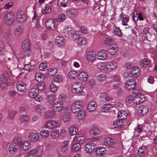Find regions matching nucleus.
Wrapping results in <instances>:
<instances>
[{
  "label": "nucleus",
  "instance_id": "nucleus-1",
  "mask_svg": "<svg viewBox=\"0 0 157 157\" xmlns=\"http://www.w3.org/2000/svg\"><path fill=\"white\" fill-rule=\"evenodd\" d=\"M83 103L82 101H77L73 103L71 106V112L74 113H77L83 108Z\"/></svg>",
  "mask_w": 157,
  "mask_h": 157
},
{
  "label": "nucleus",
  "instance_id": "nucleus-2",
  "mask_svg": "<svg viewBox=\"0 0 157 157\" xmlns=\"http://www.w3.org/2000/svg\"><path fill=\"white\" fill-rule=\"evenodd\" d=\"M15 20L13 14L12 12H8L4 17V21L5 23L7 25H11Z\"/></svg>",
  "mask_w": 157,
  "mask_h": 157
},
{
  "label": "nucleus",
  "instance_id": "nucleus-3",
  "mask_svg": "<svg viewBox=\"0 0 157 157\" xmlns=\"http://www.w3.org/2000/svg\"><path fill=\"white\" fill-rule=\"evenodd\" d=\"M136 85V81L133 79L128 80L125 84V88L128 90H131L134 88Z\"/></svg>",
  "mask_w": 157,
  "mask_h": 157
},
{
  "label": "nucleus",
  "instance_id": "nucleus-4",
  "mask_svg": "<svg viewBox=\"0 0 157 157\" xmlns=\"http://www.w3.org/2000/svg\"><path fill=\"white\" fill-rule=\"evenodd\" d=\"M117 66V63L114 61L108 62L106 65V70L107 72H110L116 70Z\"/></svg>",
  "mask_w": 157,
  "mask_h": 157
},
{
  "label": "nucleus",
  "instance_id": "nucleus-5",
  "mask_svg": "<svg viewBox=\"0 0 157 157\" xmlns=\"http://www.w3.org/2000/svg\"><path fill=\"white\" fill-rule=\"evenodd\" d=\"M63 107L62 103L60 101L56 102L52 105V108L54 112H59Z\"/></svg>",
  "mask_w": 157,
  "mask_h": 157
},
{
  "label": "nucleus",
  "instance_id": "nucleus-6",
  "mask_svg": "<svg viewBox=\"0 0 157 157\" xmlns=\"http://www.w3.org/2000/svg\"><path fill=\"white\" fill-rule=\"evenodd\" d=\"M16 17L17 20L21 23H23L26 20L25 14L24 12L21 10H19L17 12Z\"/></svg>",
  "mask_w": 157,
  "mask_h": 157
},
{
  "label": "nucleus",
  "instance_id": "nucleus-7",
  "mask_svg": "<svg viewBox=\"0 0 157 157\" xmlns=\"http://www.w3.org/2000/svg\"><path fill=\"white\" fill-rule=\"evenodd\" d=\"M96 147L95 144L94 143H88L85 146L84 150L87 153H90Z\"/></svg>",
  "mask_w": 157,
  "mask_h": 157
},
{
  "label": "nucleus",
  "instance_id": "nucleus-8",
  "mask_svg": "<svg viewBox=\"0 0 157 157\" xmlns=\"http://www.w3.org/2000/svg\"><path fill=\"white\" fill-rule=\"evenodd\" d=\"M19 149V145L16 143H12L9 146L8 149L9 152L12 154L17 152Z\"/></svg>",
  "mask_w": 157,
  "mask_h": 157
},
{
  "label": "nucleus",
  "instance_id": "nucleus-9",
  "mask_svg": "<svg viewBox=\"0 0 157 157\" xmlns=\"http://www.w3.org/2000/svg\"><path fill=\"white\" fill-rule=\"evenodd\" d=\"M58 123L56 121H50L46 123V127L49 129H53L56 128L58 126Z\"/></svg>",
  "mask_w": 157,
  "mask_h": 157
},
{
  "label": "nucleus",
  "instance_id": "nucleus-10",
  "mask_svg": "<svg viewBox=\"0 0 157 157\" xmlns=\"http://www.w3.org/2000/svg\"><path fill=\"white\" fill-rule=\"evenodd\" d=\"M16 87L17 89L19 91L24 92L26 89V86L25 84L21 81H18L17 83Z\"/></svg>",
  "mask_w": 157,
  "mask_h": 157
},
{
  "label": "nucleus",
  "instance_id": "nucleus-11",
  "mask_svg": "<svg viewBox=\"0 0 157 157\" xmlns=\"http://www.w3.org/2000/svg\"><path fill=\"white\" fill-rule=\"evenodd\" d=\"M30 146V143L28 141H24L21 143V148L24 150L26 151L29 149Z\"/></svg>",
  "mask_w": 157,
  "mask_h": 157
},
{
  "label": "nucleus",
  "instance_id": "nucleus-12",
  "mask_svg": "<svg viewBox=\"0 0 157 157\" xmlns=\"http://www.w3.org/2000/svg\"><path fill=\"white\" fill-rule=\"evenodd\" d=\"M148 108L146 106H141L138 109V113L140 116L145 115L148 112Z\"/></svg>",
  "mask_w": 157,
  "mask_h": 157
},
{
  "label": "nucleus",
  "instance_id": "nucleus-13",
  "mask_svg": "<svg viewBox=\"0 0 157 157\" xmlns=\"http://www.w3.org/2000/svg\"><path fill=\"white\" fill-rule=\"evenodd\" d=\"M130 73L131 75L133 78H135L139 75L140 70L137 67H134L131 69Z\"/></svg>",
  "mask_w": 157,
  "mask_h": 157
},
{
  "label": "nucleus",
  "instance_id": "nucleus-14",
  "mask_svg": "<svg viewBox=\"0 0 157 157\" xmlns=\"http://www.w3.org/2000/svg\"><path fill=\"white\" fill-rule=\"evenodd\" d=\"M107 57L106 52L104 50H101L98 52L97 57L99 59L105 60Z\"/></svg>",
  "mask_w": 157,
  "mask_h": 157
},
{
  "label": "nucleus",
  "instance_id": "nucleus-15",
  "mask_svg": "<svg viewBox=\"0 0 157 157\" xmlns=\"http://www.w3.org/2000/svg\"><path fill=\"white\" fill-rule=\"evenodd\" d=\"M85 139V136L82 133L77 135L74 139V141L78 143H82Z\"/></svg>",
  "mask_w": 157,
  "mask_h": 157
},
{
  "label": "nucleus",
  "instance_id": "nucleus-16",
  "mask_svg": "<svg viewBox=\"0 0 157 157\" xmlns=\"http://www.w3.org/2000/svg\"><path fill=\"white\" fill-rule=\"evenodd\" d=\"M96 106L97 105L96 102L94 101H91L88 103L87 109L89 111H93L96 109Z\"/></svg>",
  "mask_w": 157,
  "mask_h": 157
},
{
  "label": "nucleus",
  "instance_id": "nucleus-17",
  "mask_svg": "<svg viewBox=\"0 0 157 157\" xmlns=\"http://www.w3.org/2000/svg\"><path fill=\"white\" fill-rule=\"evenodd\" d=\"M145 100V97L144 95H140L136 96L133 101L136 104H139L142 103Z\"/></svg>",
  "mask_w": 157,
  "mask_h": 157
},
{
  "label": "nucleus",
  "instance_id": "nucleus-18",
  "mask_svg": "<svg viewBox=\"0 0 157 157\" xmlns=\"http://www.w3.org/2000/svg\"><path fill=\"white\" fill-rule=\"evenodd\" d=\"M39 136L36 133H31L29 134V138L31 142H35L38 141Z\"/></svg>",
  "mask_w": 157,
  "mask_h": 157
},
{
  "label": "nucleus",
  "instance_id": "nucleus-19",
  "mask_svg": "<svg viewBox=\"0 0 157 157\" xmlns=\"http://www.w3.org/2000/svg\"><path fill=\"white\" fill-rule=\"evenodd\" d=\"M96 54L94 51L89 52L87 55V60L89 62H92L96 58Z\"/></svg>",
  "mask_w": 157,
  "mask_h": 157
},
{
  "label": "nucleus",
  "instance_id": "nucleus-20",
  "mask_svg": "<svg viewBox=\"0 0 157 157\" xmlns=\"http://www.w3.org/2000/svg\"><path fill=\"white\" fill-rule=\"evenodd\" d=\"M118 47L117 45L114 44H110L109 49V52L111 55L115 54L118 50Z\"/></svg>",
  "mask_w": 157,
  "mask_h": 157
},
{
  "label": "nucleus",
  "instance_id": "nucleus-21",
  "mask_svg": "<svg viewBox=\"0 0 157 157\" xmlns=\"http://www.w3.org/2000/svg\"><path fill=\"white\" fill-rule=\"evenodd\" d=\"M55 24L53 20L52 19H47L45 23V26L46 28L49 30H51L52 29V27H55Z\"/></svg>",
  "mask_w": 157,
  "mask_h": 157
},
{
  "label": "nucleus",
  "instance_id": "nucleus-22",
  "mask_svg": "<svg viewBox=\"0 0 157 157\" xmlns=\"http://www.w3.org/2000/svg\"><path fill=\"white\" fill-rule=\"evenodd\" d=\"M55 42L57 45L61 46L65 44V39L63 37L60 36H57L56 38Z\"/></svg>",
  "mask_w": 157,
  "mask_h": 157
},
{
  "label": "nucleus",
  "instance_id": "nucleus-23",
  "mask_svg": "<svg viewBox=\"0 0 157 157\" xmlns=\"http://www.w3.org/2000/svg\"><path fill=\"white\" fill-rule=\"evenodd\" d=\"M96 155L97 156H102L106 153V151L104 148L100 147L97 148L95 150Z\"/></svg>",
  "mask_w": 157,
  "mask_h": 157
},
{
  "label": "nucleus",
  "instance_id": "nucleus-24",
  "mask_svg": "<svg viewBox=\"0 0 157 157\" xmlns=\"http://www.w3.org/2000/svg\"><path fill=\"white\" fill-rule=\"evenodd\" d=\"M127 113L123 110L119 111L117 113L118 119L122 121L127 118Z\"/></svg>",
  "mask_w": 157,
  "mask_h": 157
},
{
  "label": "nucleus",
  "instance_id": "nucleus-25",
  "mask_svg": "<svg viewBox=\"0 0 157 157\" xmlns=\"http://www.w3.org/2000/svg\"><path fill=\"white\" fill-rule=\"evenodd\" d=\"M23 29L21 27L15 28L13 30V33L16 37L19 36L23 32Z\"/></svg>",
  "mask_w": 157,
  "mask_h": 157
},
{
  "label": "nucleus",
  "instance_id": "nucleus-26",
  "mask_svg": "<svg viewBox=\"0 0 157 157\" xmlns=\"http://www.w3.org/2000/svg\"><path fill=\"white\" fill-rule=\"evenodd\" d=\"M66 13L69 17H73L77 14V12L76 10L70 9L66 11Z\"/></svg>",
  "mask_w": 157,
  "mask_h": 157
},
{
  "label": "nucleus",
  "instance_id": "nucleus-27",
  "mask_svg": "<svg viewBox=\"0 0 157 157\" xmlns=\"http://www.w3.org/2000/svg\"><path fill=\"white\" fill-rule=\"evenodd\" d=\"M100 129L98 128L94 127L92 128L90 131V134L91 136H93L99 134Z\"/></svg>",
  "mask_w": 157,
  "mask_h": 157
},
{
  "label": "nucleus",
  "instance_id": "nucleus-28",
  "mask_svg": "<svg viewBox=\"0 0 157 157\" xmlns=\"http://www.w3.org/2000/svg\"><path fill=\"white\" fill-rule=\"evenodd\" d=\"M13 82V81L10 79H7L5 82L0 83V87L2 88L6 87L8 86L11 85Z\"/></svg>",
  "mask_w": 157,
  "mask_h": 157
},
{
  "label": "nucleus",
  "instance_id": "nucleus-29",
  "mask_svg": "<svg viewBox=\"0 0 157 157\" xmlns=\"http://www.w3.org/2000/svg\"><path fill=\"white\" fill-rule=\"evenodd\" d=\"M79 79L82 81H86L88 78V73L86 72H82L79 75Z\"/></svg>",
  "mask_w": 157,
  "mask_h": 157
},
{
  "label": "nucleus",
  "instance_id": "nucleus-30",
  "mask_svg": "<svg viewBox=\"0 0 157 157\" xmlns=\"http://www.w3.org/2000/svg\"><path fill=\"white\" fill-rule=\"evenodd\" d=\"M146 149L145 147H140L138 150V154L140 157H144L146 154Z\"/></svg>",
  "mask_w": 157,
  "mask_h": 157
},
{
  "label": "nucleus",
  "instance_id": "nucleus-31",
  "mask_svg": "<svg viewBox=\"0 0 157 157\" xmlns=\"http://www.w3.org/2000/svg\"><path fill=\"white\" fill-rule=\"evenodd\" d=\"M113 143V140L109 138H105L104 141V145L107 147L110 146Z\"/></svg>",
  "mask_w": 157,
  "mask_h": 157
},
{
  "label": "nucleus",
  "instance_id": "nucleus-32",
  "mask_svg": "<svg viewBox=\"0 0 157 157\" xmlns=\"http://www.w3.org/2000/svg\"><path fill=\"white\" fill-rule=\"evenodd\" d=\"M10 75L8 73H6L4 75H0V82H5L10 77Z\"/></svg>",
  "mask_w": 157,
  "mask_h": 157
},
{
  "label": "nucleus",
  "instance_id": "nucleus-33",
  "mask_svg": "<svg viewBox=\"0 0 157 157\" xmlns=\"http://www.w3.org/2000/svg\"><path fill=\"white\" fill-rule=\"evenodd\" d=\"M39 93V91L35 88H33L31 89L29 93V96L32 98H34Z\"/></svg>",
  "mask_w": 157,
  "mask_h": 157
},
{
  "label": "nucleus",
  "instance_id": "nucleus-34",
  "mask_svg": "<svg viewBox=\"0 0 157 157\" xmlns=\"http://www.w3.org/2000/svg\"><path fill=\"white\" fill-rule=\"evenodd\" d=\"M78 74L75 71H71L68 73V75L70 79H74L77 77Z\"/></svg>",
  "mask_w": 157,
  "mask_h": 157
},
{
  "label": "nucleus",
  "instance_id": "nucleus-35",
  "mask_svg": "<svg viewBox=\"0 0 157 157\" xmlns=\"http://www.w3.org/2000/svg\"><path fill=\"white\" fill-rule=\"evenodd\" d=\"M100 97L103 100L104 99L106 101L110 102V101H112V98L108 96V94L105 93H101Z\"/></svg>",
  "mask_w": 157,
  "mask_h": 157
},
{
  "label": "nucleus",
  "instance_id": "nucleus-36",
  "mask_svg": "<svg viewBox=\"0 0 157 157\" xmlns=\"http://www.w3.org/2000/svg\"><path fill=\"white\" fill-rule=\"evenodd\" d=\"M77 117L80 120L83 119L84 117L86 115V113L85 111L82 109H81L77 113Z\"/></svg>",
  "mask_w": 157,
  "mask_h": 157
},
{
  "label": "nucleus",
  "instance_id": "nucleus-37",
  "mask_svg": "<svg viewBox=\"0 0 157 157\" xmlns=\"http://www.w3.org/2000/svg\"><path fill=\"white\" fill-rule=\"evenodd\" d=\"M150 61L149 59L145 58L142 59L140 61V65L144 67H146L150 63Z\"/></svg>",
  "mask_w": 157,
  "mask_h": 157
},
{
  "label": "nucleus",
  "instance_id": "nucleus-38",
  "mask_svg": "<svg viewBox=\"0 0 157 157\" xmlns=\"http://www.w3.org/2000/svg\"><path fill=\"white\" fill-rule=\"evenodd\" d=\"M29 118L27 115H23L20 117V121L23 123H27L29 122Z\"/></svg>",
  "mask_w": 157,
  "mask_h": 157
},
{
  "label": "nucleus",
  "instance_id": "nucleus-39",
  "mask_svg": "<svg viewBox=\"0 0 157 157\" xmlns=\"http://www.w3.org/2000/svg\"><path fill=\"white\" fill-rule=\"evenodd\" d=\"M122 120L119 119L113 122V125L115 128H121L122 125Z\"/></svg>",
  "mask_w": 157,
  "mask_h": 157
},
{
  "label": "nucleus",
  "instance_id": "nucleus-40",
  "mask_svg": "<svg viewBox=\"0 0 157 157\" xmlns=\"http://www.w3.org/2000/svg\"><path fill=\"white\" fill-rule=\"evenodd\" d=\"M68 0H58L57 3L59 6L66 7L67 6V3L68 2Z\"/></svg>",
  "mask_w": 157,
  "mask_h": 157
},
{
  "label": "nucleus",
  "instance_id": "nucleus-41",
  "mask_svg": "<svg viewBox=\"0 0 157 157\" xmlns=\"http://www.w3.org/2000/svg\"><path fill=\"white\" fill-rule=\"evenodd\" d=\"M81 32L80 31H76L75 32H73L72 34L71 35L74 39H78V38L80 37L81 36Z\"/></svg>",
  "mask_w": 157,
  "mask_h": 157
},
{
  "label": "nucleus",
  "instance_id": "nucleus-42",
  "mask_svg": "<svg viewBox=\"0 0 157 157\" xmlns=\"http://www.w3.org/2000/svg\"><path fill=\"white\" fill-rule=\"evenodd\" d=\"M70 117L69 113L65 112L63 116L62 120L64 122H67L70 120Z\"/></svg>",
  "mask_w": 157,
  "mask_h": 157
},
{
  "label": "nucleus",
  "instance_id": "nucleus-43",
  "mask_svg": "<svg viewBox=\"0 0 157 157\" xmlns=\"http://www.w3.org/2000/svg\"><path fill=\"white\" fill-rule=\"evenodd\" d=\"M78 129L73 126L71 127L69 131V134L71 135H74L77 134Z\"/></svg>",
  "mask_w": 157,
  "mask_h": 157
},
{
  "label": "nucleus",
  "instance_id": "nucleus-44",
  "mask_svg": "<svg viewBox=\"0 0 157 157\" xmlns=\"http://www.w3.org/2000/svg\"><path fill=\"white\" fill-rule=\"evenodd\" d=\"M47 63H46L42 62L39 65V69L41 71H45L47 70Z\"/></svg>",
  "mask_w": 157,
  "mask_h": 157
},
{
  "label": "nucleus",
  "instance_id": "nucleus-45",
  "mask_svg": "<svg viewBox=\"0 0 157 157\" xmlns=\"http://www.w3.org/2000/svg\"><path fill=\"white\" fill-rule=\"evenodd\" d=\"M137 15V17L136 16L133 15L132 17L134 22L135 23L136 22L138 19H139L140 21L143 20V15L141 13H139Z\"/></svg>",
  "mask_w": 157,
  "mask_h": 157
},
{
  "label": "nucleus",
  "instance_id": "nucleus-46",
  "mask_svg": "<svg viewBox=\"0 0 157 157\" xmlns=\"http://www.w3.org/2000/svg\"><path fill=\"white\" fill-rule=\"evenodd\" d=\"M97 79L99 82L104 81L106 78V76L104 74H101L99 75L96 77Z\"/></svg>",
  "mask_w": 157,
  "mask_h": 157
},
{
  "label": "nucleus",
  "instance_id": "nucleus-47",
  "mask_svg": "<svg viewBox=\"0 0 157 157\" xmlns=\"http://www.w3.org/2000/svg\"><path fill=\"white\" fill-rule=\"evenodd\" d=\"M22 48L24 51H29V43L26 41H25L23 43Z\"/></svg>",
  "mask_w": 157,
  "mask_h": 157
},
{
  "label": "nucleus",
  "instance_id": "nucleus-48",
  "mask_svg": "<svg viewBox=\"0 0 157 157\" xmlns=\"http://www.w3.org/2000/svg\"><path fill=\"white\" fill-rule=\"evenodd\" d=\"M86 40L83 37H80L77 40V43L79 45H84L86 43Z\"/></svg>",
  "mask_w": 157,
  "mask_h": 157
},
{
  "label": "nucleus",
  "instance_id": "nucleus-49",
  "mask_svg": "<svg viewBox=\"0 0 157 157\" xmlns=\"http://www.w3.org/2000/svg\"><path fill=\"white\" fill-rule=\"evenodd\" d=\"M46 98L48 102L50 103L53 102L55 100V97L53 94H50L48 95L46 97Z\"/></svg>",
  "mask_w": 157,
  "mask_h": 157
},
{
  "label": "nucleus",
  "instance_id": "nucleus-50",
  "mask_svg": "<svg viewBox=\"0 0 157 157\" xmlns=\"http://www.w3.org/2000/svg\"><path fill=\"white\" fill-rule=\"evenodd\" d=\"M74 30L70 26H67L65 28L64 32L67 33H70L69 35L71 36V34H72Z\"/></svg>",
  "mask_w": 157,
  "mask_h": 157
},
{
  "label": "nucleus",
  "instance_id": "nucleus-51",
  "mask_svg": "<svg viewBox=\"0 0 157 157\" xmlns=\"http://www.w3.org/2000/svg\"><path fill=\"white\" fill-rule=\"evenodd\" d=\"M59 133L57 130L55 129L52 130L51 133V136L53 138H56L58 136Z\"/></svg>",
  "mask_w": 157,
  "mask_h": 157
},
{
  "label": "nucleus",
  "instance_id": "nucleus-52",
  "mask_svg": "<svg viewBox=\"0 0 157 157\" xmlns=\"http://www.w3.org/2000/svg\"><path fill=\"white\" fill-rule=\"evenodd\" d=\"M51 10V8L49 5L46 4L44 7V9H43L41 11L43 13L46 14L49 12Z\"/></svg>",
  "mask_w": 157,
  "mask_h": 157
},
{
  "label": "nucleus",
  "instance_id": "nucleus-53",
  "mask_svg": "<svg viewBox=\"0 0 157 157\" xmlns=\"http://www.w3.org/2000/svg\"><path fill=\"white\" fill-rule=\"evenodd\" d=\"M71 90L72 92L78 94V96H81L82 95V93H83V92L81 90L80 91L79 90H78L77 88H76L75 87L72 86Z\"/></svg>",
  "mask_w": 157,
  "mask_h": 157
},
{
  "label": "nucleus",
  "instance_id": "nucleus-54",
  "mask_svg": "<svg viewBox=\"0 0 157 157\" xmlns=\"http://www.w3.org/2000/svg\"><path fill=\"white\" fill-rule=\"evenodd\" d=\"M44 77L43 75L40 73H37L35 75V78L36 80L38 82L41 81L42 79Z\"/></svg>",
  "mask_w": 157,
  "mask_h": 157
},
{
  "label": "nucleus",
  "instance_id": "nucleus-55",
  "mask_svg": "<svg viewBox=\"0 0 157 157\" xmlns=\"http://www.w3.org/2000/svg\"><path fill=\"white\" fill-rule=\"evenodd\" d=\"M81 145L80 143H77L73 145L72 149L73 150L77 151L79 149Z\"/></svg>",
  "mask_w": 157,
  "mask_h": 157
},
{
  "label": "nucleus",
  "instance_id": "nucleus-56",
  "mask_svg": "<svg viewBox=\"0 0 157 157\" xmlns=\"http://www.w3.org/2000/svg\"><path fill=\"white\" fill-rule=\"evenodd\" d=\"M40 134L42 136L47 137L49 135V132L48 130H43L40 131Z\"/></svg>",
  "mask_w": 157,
  "mask_h": 157
},
{
  "label": "nucleus",
  "instance_id": "nucleus-57",
  "mask_svg": "<svg viewBox=\"0 0 157 157\" xmlns=\"http://www.w3.org/2000/svg\"><path fill=\"white\" fill-rule=\"evenodd\" d=\"M114 33L117 36H120L122 35V32L120 29L118 28H115L114 30Z\"/></svg>",
  "mask_w": 157,
  "mask_h": 157
},
{
  "label": "nucleus",
  "instance_id": "nucleus-58",
  "mask_svg": "<svg viewBox=\"0 0 157 157\" xmlns=\"http://www.w3.org/2000/svg\"><path fill=\"white\" fill-rule=\"evenodd\" d=\"M54 81L57 83L61 82L62 81V77L60 75H57L54 77Z\"/></svg>",
  "mask_w": 157,
  "mask_h": 157
},
{
  "label": "nucleus",
  "instance_id": "nucleus-59",
  "mask_svg": "<svg viewBox=\"0 0 157 157\" xmlns=\"http://www.w3.org/2000/svg\"><path fill=\"white\" fill-rule=\"evenodd\" d=\"M49 89L50 91L53 93L55 92L57 90L56 86L53 83L50 84Z\"/></svg>",
  "mask_w": 157,
  "mask_h": 157
},
{
  "label": "nucleus",
  "instance_id": "nucleus-60",
  "mask_svg": "<svg viewBox=\"0 0 157 157\" xmlns=\"http://www.w3.org/2000/svg\"><path fill=\"white\" fill-rule=\"evenodd\" d=\"M57 71L56 68H52L50 70V71L48 72V73L50 76H52L56 74Z\"/></svg>",
  "mask_w": 157,
  "mask_h": 157
},
{
  "label": "nucleus",
  "instance_id": "nucleus-61",
  "mask_svg": "<svg viewBox=\"0 0 157 157\" xmlns=\"http://www.w3.org/2000/svg\"><path fill=\"white\" fill-rule=\"evenodd\" d=\"M31 66L29 64H26L24 66V67L21 70V71H23L25 70L27 71L26 72H25V73H27L28 72H29L31 69Z\"/></svg>",
  "mask_w": 157,
  "mask_h": 157
},
{
  "label": "nucleus",
  "instance_id": "nucleus-62",
  "mask_svg": "<svg viewBox=\"0 0 157 157\" xmlns=\"http://www.w3.org/2000/svg\"><path fill=\"white\" fill-rule=\"evenodd\" d=\"M54 115V112L52 111H47L45 113V115L47 118L52 117Z\"/></svg>",
  "mask_w": 157,
  "mask_h": 157
},
{
  "label": "nucleus",
  "instance_id": "nucleus-63",
  "mask_svg": "<svg viewBox=\"0 0 157 157\" xmlns=\"http://www.w3.org/2000/svg\"><path fill=\"white\" fill-rule=\"evenodd\" d=\"M113 40L111 38H106L104 41V44L106 46H108L110 43L113 42Z\"/></svg>",
  "mask_w": 157,
  "mask_h": 157
},
{
  "label": "nucleus",
  "instance_id": "nucleus-64",
  "mask_svg": "<svg viewBox=\"0 0 157 157\" xmlns=\"http://www.w3.org/2000/svg\"><path fill=\"white\" fill-rule=\"evenodd\" d=\"M121 20L123 21H125L126 22H128L129 21V18L128 16L124 15V14L122 13L121 14Z\"/></svg>",
  "mask_w": 157,
  "mask_h": 157
}]
</instances>
